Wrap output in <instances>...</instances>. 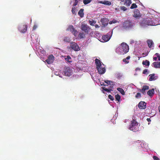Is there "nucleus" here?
<instances>
[{"instance_id":"nucleus-1","label":"nucleus","mask_w":160,"mask_h":160,"mask_svg":"<svg viewBox=\"0 0 160 160\" xmlns=\"http://www.w3.org/2000/svg\"><path fill=\"white\" fill-rule=\"evenodd\" d=\"M120 49L121 51H118V53L120 54L123 55L128 52L129 50V47L126 43L122 42L121 43L120 48H117L116 51H117Z\"/></svg>"},{"instance_id":"nucleus-2","label":"nucleus","mask_w":160,"mask_h":160,"mask_svg":"<svg viewBox=\"0 0 160 160\" xmlns=\"http://www.w3.org/2000/svg\"><path fill=\"white\" fill-rule=\"evenodd\" d=\"M138 125V123L135 119V117L133 116L132 120L131 121V123L130 125L129 129L134 132H136L138 130L137 128H136V127H137Z\"/></svg>"},{"instance_id":"nucleus-3","label":"nucleus","mask_w":160,"mask_h":160,"mask_svg":"<svg viewBox=\"0 0 160 160\" xmlns=\"http://www.w3.org/2000/svg\"><path fill=\"white\" fill-rule=\"evenodd\" d=\"M133 25V23L132 22L127 20L124 22L123 24V28L124 29H128L132 28Z\"/></svg>"},{"instance_id":"nucleus-4","label":"nucleus","mask_w":160,"mask_h":160,"mask_svg":"<svg viewBox=\"0 0 160 160\" xmlns=\"http://www.w3.org/2000/svg\"><path fill=\"white\" fill-rule=\"evenodd\" d=\"M141 25L143 26H145L147 25L154 26V24L151 19H145L142 21L141 23Z\"/></svg>"},{"instance_id":"nucleus-5","label":"nucleus","mask_w":160,"mask_h":160,"mask_svg":"<svg viewBox=\"0 0 160 160\" xmlns=\"http://www.w3.org/2000/svg\"><path fill=\"white\" fill-rule=\"evenodd\" d=\"M112 32H109L107 35H105L102 36V42H107L109 40L111 36V34L112 33Z\"/></svg>"},{"instance_id":"nucleus-6","label":"nucleus","mask_w":160,"mask_h":160,"mask_svg":"<svg viewBox=\"0 0 160 160\" xmlns=\"http://www.w3.org/2000/svg\"><path fill=\"white\" fill-rule=\"evenodd\" d=\"M81 29L82 31L84 32H85L88 33L90 28L87 24H83L81 25Z\"/></svg>"},{"instance_id":"nucleus-7","label":"nucleus","mask_w":160,"mask_h":160,"mask_svg":"<svg viewBox=\"0 0 160 160\" xmlns=\"http://www.w3.org/2000/svg\"><path fill=\"white\" fill-rule=\"evenodd\" d=\"M63 72L65 76H69L71 74L72 71L70 67H66L64 68Z\"/></svg>"},{"instance_id":"nucleus-8","label":"nucleus","mask_w":160,"mask_h":160,"mask_svg":"<svg viewBox=\"0 0 160 160\" xmlns=\"http://www.w3.org/2000/svg\"><path fill=\"white\" fill-rule=\"evenodd\" d=\"M27 26L26 25H21L19 26L18 29L22 33H24L27 30Z\"/></svg>"},{"instance_id":"nucleus-9","label":"nucleus","mask_w":160,"mask_h":160,"mask_svg":"<svg viewBox=\"0 0 160 160\" xmlns=\"http://www.w3.org/2000/svg\"><path fill=\"white\" fill-rule=\"evenodd\" d=\"M70 47L72 49L75 51H78L80 50V48L78 45L74 42L71 43Z\"/></svg>"},{"instance_id":"nucleus-10","label":"nucleus","mask_w":160,"mask_h":160,"mask_svg":"<svg viewBox=\"0 0 160 160\" xmlns=\"http://www.w3.org/2000/svg\"><path fill=\"white\" fill-rule=\"evenodd\" d=\"M147 104L144 102L141 101L139 103L138 107L140 109H144L146 107Z\"/></svg>"},{"instance_id":"nucleus-11","label":"nucleus","mask_w":160,"mask_h":160,"mask_svg":"<svg viewBox=\"0 0 160 160\" xmlns=\"http://www.w3.org/2000/svg\"><path fill=\"white\" fill-rule=\"evenodd\" d=\"M54 60V57L52 55L49 56L48 58L46 60V62L48 64H50L52 63Z\"/></svg>"},{"instance_id":"nucleus-12","label":"nucleus","mask_w":160,"mask_h":160,"mask_svg":"<svg viewBox=\"0 0 160 160\" xmlns=\"http://www.w3.org/2000/svg\"><path fill=\"white\" fill-rule=\"evenodd\" d=\"M97 69L98 72L100 74H102L106 72V69L105 68H102V66L97 68Z\"/></svg>"},{"instance_id":"nucleus-13","label":"nucleus","mask_w":160,"mask_h":160,"mask_svg":"<svg viewBox=\"0 0 160 160\" xmlns=\"http://www.w3.org/2000/svg\"><path fill=\"white\" fill-rule=\"evenodd\" d=\"M101 22L103 27L106 26L108 24V20L106 18H103L101 20Z\"/></svg>"},{"instance_id":"nucleus-14","label":"nucleus","mask_w":160,"mask_h":160,"mask_svg":"<svg viewBox=\"0 0 160 160\" xmlns=\"http://www.w3.org/2000/svg\"><path fill=\"white\" fill-rule=\"evenodd\" d=\"M149 76L150 77L149 78V80L150 81L155 80L158 78V76H155V74L154 73L150 74Z\"/></svg>"},{"instance_id":"nucleus-15","label":"nucleus","mask_w":160,"mask_h":160,"mask_svg":"<svg viewBox=\"0 0 160 160\" xmlns=\"http://www.w3.org/2000/svg\"><path fill=\"white\" fill-rule=\"evenodd\" d=\"M133 16L136 18H138L141 16L139 11L137 9L135 10Z\"/></svg>"},{"instance_id":"nucleus-16","label":"nucleus","mask_w":160,"mask_h":160,"mask_svg":"<svg viewBox=\"0 0 160 160\" xmlns=\"http://www.w3.org/2000/svg\"><path fill=\"white\" fill-rule=\"evenodd\" d=\"M69 30L73 33L74 36H76L75 33L77 32V30L74 28L72 25H70L68 27Z\"/></svg>"},{"instance_id":"nucleus-17","label":"nucleus","mask_w":160,"mask_h":160,"mask_svg":"<svg viewBox=\"0 0 160 160\" xmlns=\"http://www.w3.org/2000/svg\"><path fill=\"white\" fill-rule=\"evenodd\" d=\"M149 88L148 86L144 85L143 86L142 89H140L139 91L142 92V93L144 94L145 92V90H148Z\"/></svg>"},{"instance_id":"nucleus-18","label":"nucleus","mask_w":160,"mask_h":160,"mask_svg":"<svg viewBox=\"0 0 160 160\" xmlns=\"http://www.w3.org/2000/svg\"><path fill=\"white\" fill-rule=\"evenodd\" d=\"M95 63L96 65V68H98L101 66L102 62L100 61V60L97 58H96L95 60Z\"/></svg>"},{"instance_id":"nucleus-19","label":"nucleus","mask_w":160,"mask_h":160,"mask_svg":"<svg viewBox=\"0 0 160 160\" xmlns=\"http://www.w3.org/2000/svg\"><path fill=\"white\" fill-rule=\"evenodd\" d=\"M153 65L155 68H160V62H154L152 63Z\"/></svg>"},{"instance_id":"nucleus-20","label":"nucleus","mask_w":160,"mask_h":160,"mask_svg":"<svg viewBox=\"0 0 160 160\" xmlns=\"http://www.w3.org/2000/svg\"><path fill=\"white\" fill-rule=\"evenodd\" d=\"M148 45L150 48H152L153 47V42L151 40H148L147 41Z\"/></svg>"},{"instance_id":"nucleus-21","label":"nucleus","mask_w":160,"mask_h":160,"mask_svg":"<svg viewBox=\"0 0 160 160\" xmlns=\"http://www.w3.org/2000/svg\"><path fill=\"white\" fill-rule=\"evenodd\" d=\"M99 3L107 5H111V2H110L108 1H106L104 2L100 1L99 2Z\"/></svg>"},{"instance_id":"nucleus-22","label":"nucleus","mask_w":160,"mask_h":160,"mask_svg":"<svg viewBox=\"0 0 160 160\" xmlns=\"http://www.w3.org/2000/svg\"><path fill=\"white\" fill-rule=\"evenodd\" d=\"M102 89L103 90L107 92H110L111 91H113V87H110V88L107 89L105 87H102Z\"/></svg>"},{"instance_id":"nucleus-23","label":"nucleus","mask_w":160,"mask_h":160,"mask_svg":"<svg viewBox=\"0 0 160 160\" xmlns=\"http://www.w3.org/2000/svg\"><path fill=\"white\" fill-rule=\"evenodd\" d=\"M154 89H152L151 90H149L147 92L148 94L151 96H152V95L154 94Z\"/></svg>"},{"instance_id":"nucleus-24","label":"nucleus","mask_w":160,"mask_h":160,"mask_svg":"<svg viewBox=\"0 0 160 160\" xmlns=\"http://www.w3.org/2000/svg\"><path fill=\"white\" fill-rule=\"evenodd\" d=\"M83 11H84L83 9H81L78 13V15L81 18L83 17L84 16Z\"/></svg>"},{"instance_id":"nucleus-25","label":"nucleus","mask_w":160,"mask_h":160,"mask_svg":"<svg viewBox=\"0 0 160 160\" xmlns=\"http://www.w3.org/2000/svg\"><path fill=\"white\" fill-rule=\"evenodd\" d=\"M115 75L116 78L118 79H120L122 77V74L119 72H116L115 74Z\"/></svg>"},{"instance_id":"nucleus-26","label":"nucleus","mask_w":160,"mask_h":160,"mask_svg":"<svg viewBox=\"0 0 160 160\" xmlns=\"http://www.w3.org/2000/svg\"><path fill=\"white\" fill-rule=\"evenodd\" d=\"M142 64L146 66H149L150 62L149 61L146 60L145 61L142 62Z\"/></svg>"},{"instance_id":"nucleus-27","label":"nucleus","mask_w":160,"mask_h":160,"mask_svg":"<svg viewBox=\"0 0 160 160\" xmlns=\"http://www.w3.org/2000/svg\"><path fill=\"white\" fill-rule=\"evenodd\" d=\"M132 3V2L131 0H126L124 5H125L127 6H129Z\"/></svg>"},{"instance_id":"nucleus-28","label":"nucleus","mask_w":160,"mask_h":160,"mask_svg":"<svg viewBox=\"0 0 160 160\" xmlns=\"http://www.w3.org/2000/svg\"><path fill=\"white\" fill-rule=\"evenodd\" d=\"M117 90L120 92L122 95L125 94V92L123 89L120 88H117Z\"/></svg>"},{"instance_id":"nucleus-29","label":"nucleus","mask_w":160,"mask_h":160,"mask_svg":"<svg viewBox=\"0 0 160 160\" xmlns=\"http://www.w3.org/2000/svg\"><path fill=\"white\" fill-rule=\"evenodd\" d=\"M78 36L80 39L83 38L85 37V34L83 32L79 33L78 34Z\"/></svg>"},{"instance_id":"nucleus-30","label":"nucleus","mask_w":160,"mask_h":160,"mask_svg":"<svg viewBox=\"0 0 160 160\" xmlns=\"http://www.w3.org/2000/svg\"><path fill=\"white\" fill-rule=\"evenodd\" d=\"M63 41L65 42H69L70 41V38L68 37H65L63 38Z\"/></svg>"},{"instance_id":"nucleus-31","label":"nucleus","mask_w":160,"mask_h":160,"mask_svg":"<svg viewBox=\"0 0 160 160\" xmlns=\"http://www.w3.org/2000/svg\"><path fill=\"white\" fill-rule=\"evenodd\" d=\"M65 59L66 61H67V62H72L71 61H70L69 60H70L71 59V58L69 56H67V58H65Z\"/></svg>"},{"instance_id":"nucleus-32","label":"nucleus","mask_w":160,"mask_h":160,"mask_svg":"<svg viewBox=\"0 0 160 160\" xmlns=\"http://www.w3.org/2000/svg\"><path fill=\"white\" fill-rule=\"evenodd\" d=\"M92 0H83V2L84 4L86 5L90 3Z\"/></svg>"},{"instance_id":"nucleus-33","label":"nucleus","mask_w":160,"mask_h":160,"mask_svg":"<svg viewBox=\"0 0 160 160\" xmlns=\"http://www.w3.org/2000/svg\"><path fill=\"white\" fill-rule=\"evenodd\" d=\"M115 99L117 100L119 102L121 98V97L118 94H117L115 95Z\"/></svg>"},{"instance_id":"nucleus-34","label":"nucleus","mask_w":160,"mask_h":160,"mask_svg":"<svg viewBox=\"0 0 160 160\" xmlns=\"http://www.w3.org/2000/svg\"><path fill=\"white\" fill-rule=\"evenodd\" d=\"M89 22L91 25L93 26L94 24H95L96 23V21L94 20H92V21H89Z\"/></svg>"},{"instance_id":"nucleus-35","label":"nucleus","mask_w":160,"mask_h":160,"mask_svg":"<svg viewBox=\"0 0 160 160\" xmlns=\"http://www.w3.org/2000/svg\"><path fill=\"white\" fill-rule=\"evenodd\" d=\"M137 7V6L136 5L135 3H133L131 7H130L131 9H133L135 8H136Z\"/></svg>"},{"instance_id":"nucleus-36","label":"nucleus","mask_w":160,"mask_h":160,"mask_svg":"<svg viewBox=\"0 0 160 160\" xmlns=\"http://www.w3.org/2000/svg\"><path fill=\"white\" fill-rule=\"evenodd\" d=\"M105 82L108 84H109L111 85H113L112 84H111V83H112L113 82L111 81L106 80L105 81Z\"/></svg>"},{"instance_id":"nucleus-37","label":"nucleus","mask_w":160,"mask_h":160,"mask_svg":"<svg viewBox=\"0 0 160 160\" xmlns=\"http://www.w3.org/2000/svg\"><path fill=\"white\" fill-rule=\"evenodd\" d=\"M140 97H141V94L139 92L137 93V94L135 96V98H138Z\"/></svg>"},{"instance_id":"nucleus-38","label":"nucleus","mask_w":160,"mask_h":160,"mask_svg":"<svg viewBox=\"0 0 160 160\" xmlns=\"http://www.w3.org/2000/svg\"><path fill=\"white\" fill-rule=\"evenodd\" d=\"M108 98L112 101L114 100V98L111 95H109L108 96Z\"/></svg>"},{"instance_id":"nucleus-39","label":"nucleus","mask_w":160,"mask_h":160,"mask_svg":"<svg viewBox=\"0 0 160 160\" xmlns=\"http://www.w3.org/2000/svg\"><path fill=\"white\" fill-rule=\"evenodd\" d=\"M121 9L123 11H125L127 10V8L124 6H122L121 7Z\"/></svg>"},{"instance_id":"nucleus-40","label":"nucleus","mask_w":160,"mask_h":160,"mask_svg":"<svg viewBox=\"0 0 160 160\" xmlns=\"http://www.w3.org/2000/svg\"><path fill=\"white\" fill-rule=\"evenodd\" d=\"M153 158L154 160H160L156 156H153Z\"/></svg>"},{"instance_id":"nucleus-41","label":"nucleus","mask_w":160,"mask_h":160,"mask_svg":"<svg viewBox=\"0 0 160 160\" xmlns=\"http://www.w3.org/2000/svg\"><path fill=\"white\" fill-rule=\"evenodd\" d=\"M72 12L73 14L75 13V7H73L72 9Z\"/></svg>"},{"instance_id":"nucleus-42","label":"nucleus","mask_w":160,"mask_h":160,"mask_svg":"<svg viewBox=\"0 0 160 160\" xmlns=\"http://www.w3.org/2000/svg\"><path fill=\"white\" fill-rule=\"evenodd\" d=\"M123 61L127 63H129V61L127 60V59L126 58H124L122 60Z\"/></svg>"},{"instance_id":"nucleus-43","label":"nucleus","mask_w":160,"mask_h":160,"mask_svg":"<svg viewBox=\"0 0 160 160\" xmlns=\"http://www.w3.org/2000/svg\"><path fill=\"white\" fill-rule=\"evenodd\" d=\"M148 70L147 69H145L143 72V74H146Z\"/></svg>"},{"instance_id":"nucleus-44","label":"nucleus","mask_w":160,"mask_h":160,"mask_svg":"<svg viewBox=\"0 0 160 160\" xmlns=\"http://www.w3.org/2000/svg\"><path fill=\"white\" fill-rule=\"evenodd\" d=\"M37 28V26L36 25H34L33 27V30H35Z\"/></svg>"},{"instance_id":"nucleus-45","label":"nucleus","mask_w":160,"mask_h":160,"mask_svg":"<svg viewBox=\"0 0 160 160\" xmlns=\"http://www.w3.org/2000/svg\"><path fill=\"white\" fill-rule=\"evenodd\" d=\"M78 2V0H75V2H74V6H76L77 5Z\"/></svg>"},{"instance_id":"nucleus-46","label":"nucleus","mask_w":160,"mask_h":160,"mask_svg":"<svg viewBox=\"0 0 160 160\" xmlns=\"http://www.w3.org/2000/svg\"><path fill=\"white\" fill-rule=\"evenodd\" d=\"M116 22V21H115L114 22L113 21H110V22H109V24H112V23H115Z\"/></svg>"},{"instance_id":"nucleus-47","label":"nucleus","mask_w":160,"mask_h":160,"mask_svg":"<svg viewBox=\"0 0 160 160\" xmlns=\"http://www.w3.org/2000/svg\"><path fill=\"white\" fill-rule=\"evenodd\" d=\"M153 59L155 61H157V57H154L153 58Z\"/></svg>"},{"instance_id":"nucleus-48","label":"nucleus","mask_w":160,"mask_h":160,"mask_svg":"<svg viewBox=\"0 0 160 160\" xmlns=\"http://www.w3.org/2000/svg\"><path fill=\"white\" fill-rule=\"evenodd\" d=\"M94 26L96 28L99 27V26L98 24H95Z\"/></svg>"},{"instance_id":"nucleus-49","label":"nucleus","mask_w":160,"mask_h":160,"mask_svg":"<svg viewBox=\"0 0 160 160\" xmlns=\"http://www.w3.org/2000/svg\"><path fill=\"white\" fill-rule=\"evenodd\" d=\"M155 55L157 57H158V56H159V53H156L155 54Z\"/></svg>"},{"instance_id":"nucleus-50","label":"nucleus","mask_w":160,"mask_h":160,"mask_svg":"<svg viewBox=\"0 0 160 160\" xmlns=\"http://www.w3.org/2000/svg\"><path fill=\"white\" fill-rule=\"evenodd\" d=\"M140 70V69L139 68H137L135 69L136 71H137L138 70Z\"/></svg>"},{"instance_id":"nucleus-51","label":"nucleus","mask_w":160,"mask_h":160,"mask_svg":"<svg viewBox=\"0 0 160 160\" xmlns=\"http://www.w3.org/2000/svg\"><path fill=\"white\" fill-rule=\"evenodd\" d=\"M130 58V56H128V57L126 58V59H127V60H128V59H129Z\"/></svg>"},{"instance_id":"nucleus-52","label":"nucleus","mask_w":160,"mask_h":160,"mask_svg":"<svg viewBox=\"0 0 160 160\" xmlns=\"http://www.w3.org/2000/svg\"><path fill=\"white\" fill-rule=\"evenodd\" d=\"M147 120L148 122H150L151 121V119L150 118H148L147 119Z\"/></svg>"},{"instance_id":"nucleus-53","label":"nucleus","mask_w":160,"mask_h":160,"mask_svg":"<svg viewBox=\"0 0 160 160\" xmlns=\"http://www.w3.org/2000/svg\"><path fill=\"white\" fill-rule=\"evenodd\" d=\"M158 61H160V56L159 55V56H158Z\"/></svg>"},{"instance_id":"nucleus-54","label":"nucleus","mask_w":160,"mask_h":160,"mask_svg":"<svg viewBox=\"0 0 160 160\" xmlns=\"http://www.w3.org/2000/svg\"><path fill=\"white\" fill-rule=\"evenodd\" d=\"M159 47L160 48V45H159Z\"/></svg>"},{"instance_id":"nucleus-55","label":"nucleus","mask_w":160,"mask_h":160,"mask_svg":"<svg viewBox=\"0 0 160 160\" xmlns=\"http://www.w3.org/2000/svg\"><path fill=\"white\" fill-rule=\"evenodd\" d=\"M119 0V1H122V0Z\"/></svg>"}]
</instances>
